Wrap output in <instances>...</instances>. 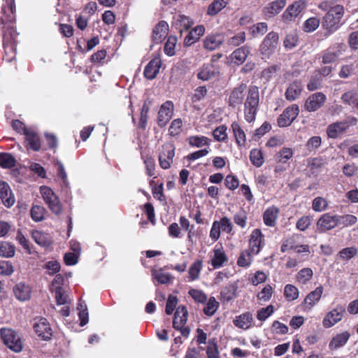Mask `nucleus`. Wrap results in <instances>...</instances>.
Instances as JSON below:
<instances>
[{"label":"nucleus","mask_w":358,"mask_h":358,"mask_svg":"<svg viewBox=\"0 0 358 358\" xmlns=\"http://www.w3.org/2000/svg\"><path fill=\"white\" fill-rule=\"evenodd\" d=\"M259 89L256 85H250L245 94L244 118L250 123L255 120L259 107Z\"/></svg>","instance_id":"obj_2"},{"label":"nucleus","mask_w":358,"mask_h":358,"mask_svg":"<svg viewBox=\"0 0 358 358\" xmlns=\"http://www.w3.org/2000/svg\"><path fill=\"white\" fill-rule=\"evenodd\" d=\"M323 290L322 285L317 287L313 291L308 294L303 300V304L306 308H312L320 300Z\"/></svg>","instance_id":"obj_28"},{"label":"nucleus","mask_w":358,"mask_h":358,"mask_svg":"<svg viewBox=\"0 0 358 358\" xmlns=\"http://www.w3.org/2000/svg\"><path fill=\"white\" fill-rule=\"evenodd\" d=\"M238 282H233L224 287L220 292V299L223 302H229L237 296Z\"/></svg>","instance_id":"obj_26"},{"label":"nucleus","mask_w":358,"mask_h":358,"mask_svg":"<svg viewBox=\"0 0 358 358\" xmlns=\"http://www.w3.org/2000/svg\"><path fill=\"white\" fill-rule=\"evenodd\" d=\"M265 245L264 235L261 229H254L249 237V250L254 255H258Z\"/></svg>","instance_id":"obj_14"},{"label":"nucleus","mask_w":358,"mask_h":358,"mask_svg":"<svg viewBox=\"0 0 358 358\" xmlns=\"http://www.w3.org/2000/svg\"><path fill=\"white\" fill-rule=\"evenodd\" d=\"M13 293L17 299L25 301L31 298V288L29 285L20 282L13 287Z\"/></svg>","instance_id":"obj_24"},{"label":"nucleus","mask_w":358,"mask_h":358,"mask_svg":"<svg viewBox=\"0 0 358 358\" xmlns=\"http://www.w3.org/2000/svg\"><path fill=\"white\" fill-rule=\"evenodd\" d=\"M326 164V160L322 157L310 158L308 161V167L313 174H317L320 173Z\"/></svg>","instance_id":"obj_37"},{"label":"nucleus","mask_w":358,"mask_h":358,"mask_svg":"<svg viewBox=\"0 0 358 358\" xmlns=\"http://www.w3.org/2000/svg\"><path fill=\"white\" fill-rule=\"evenodd\" d=\"M227 129V127L225 124H222L216 127L213 131L214 139L218 142H227L228 139Z\"/></svg>","instance_id":"obj_51"},{"label":"nucleus","mask_w":358,"mask_h":358,"mask_svg":"<svg viewBox=\"0 0 358 358\" xmlns=\"http://www.w3.org/2000/svg\"><path fill=\"white\" fill-rule=\"evenodd\" d=\"M234 223L241 228L244 229L247 226L248 215L245 210L237 212L234 215Z\"/></svg>","instance_id":"obj_61"},{"label":"nucleus","mask_w":358,"mask_h":358,"mask_svg":"<svg viewBox=\"0 0 358 358\" xmlns=\"http://www.w3.org/2000/svg\"><path fill=\"white\" fill-rule=\"evenodd\" d=\"M299 295V292L298 288L291 284H287L285 286L284 288V296L287 301H294L296 300Z\"/></svg>","instance_id":"obj_55"},{"label":"nucleus","mask_w":358,"mask_h":358,"mask_svg":"<svg viewBox=\"0 0 358 358\" xmlns=\"http://www.w3.org/2000/svg\"><path fill=\"white\" fill-rule=\"evenodd\" d=\"M46 210L44 207L39 205H33L30 210L31 219L36 222H41L45 219Z\"/></svg>","instance_id":"obj_48"},{"label":"nucleus","mask_w":358,"mask_h":358,"mask_svg":"<svg viewBox=\"0 0 358 358\" xmlns=\"http://www.w3.org/2000/svg\"><path fill=\"white\" fill-rule=\"evenodd\" d=\"M15 248L9 242L0 241V257L10 258L15 255Z\"/></svg>","instance_id":"obj_45"},{"label":"nucleus","mask_w":358,"mask_h":358,"mask_svg":"<svg viewBox=\"0 0 358 358\" xmlns=\"http://www.w3.org/2000/svg\"><path fill=\"white\" fill-rule=\"evenodd\" d=\"M250 159L251 163L256 167H260L264 163L263 152L261 150L253 148L250 152Z\"/></svg>","instance_id":"obj_47"},{"label":"nucleus","mask_w":358,"mask_h":358,"mask_svg":"<svg viewBox=\"0 0 358 358\" xmlns=\"http://www.w3.org/2000/svg\"><path fill=\"white\" fill-rule=\"evenodd\" d=\"M336 215L337 226H342L343 227H347L352 226L357 223V217L353 215Z\"/></svg>","instance_id":"obj_46"},{"label":"nucleus","mask_w":358,"mask_h":358,"mask_svg":"<svg viewBox=\"0 0 358 358\" xmlns=\"http://www.w3.org/2000/svg\"><path fill=\"white\" fill-rule=\"evenodd\" d=\"M162 66L160 55L158 53L145 66L143 75L148 80H153L159 73Z\"/></svg>","instance_id":"obj_17"},{"label":"nucleus","mask_w":358,"mask_h":358,"mask_svg":"<svg viewBox=\"0 0 358 358\" xmlns=\"http://www.w3.org/2000/svg\"><path fill=\"white\" fill-rule=\"evenodd\" d=\"M149 110V106L146 103H144L141 110L139 122L138 125V127L142 130H145L146 129Z\"/></svg>","instance_id":"obj_59"},{"label":"nucleus","mask_w":358,"mask_h":358,"mask_svg":"<svg viewBox=\"0 0 358 358\" xmlns=\"http://www.w3.org/2000/svg\"><path fill=\"white\" fill-rule=\"evenodd\" d=\"M169 31V24L164 20L159 21L153 28L152 39L155 43H160L165 39Z\"/></svg>","instance_id":"obj_21"},{"label":"nucleus","mask_w":358,"mask_h":358,"mask_svg":"<svg viewBox=\"0 0 358 358\" xmlns=\"http://www.w3.org/2000/svg\"><path fill=\"white\" fill-rule=\"evenodd\" d=\"M345 313V308L344 306L341 305L337 306L324 316L322 321L323 326L325 328L333 327L342 320Z\"/></svg>","instance_id":"obj_15"},{"label":"nucleus","mask_w":358,"mask_h":358,"mask_svg":"<svg viewBox=\"0 0 358 358\" xmlns=\"http://www.w3.org/2000/svg\"><path fill=\"white\" fill-rule=\"evenodd\" d=\"M188 317V311L185 306H179L175 312L173 320V327L179 331L181 335L187 338L190 333V329L185 327Z\"/></svg>","instance_id":"obj_5"},{"label":"nucleus","mask_w":358,"mask_h":358,"mask_svg":"<svg viewBox=\"0 0 358 358\" xmlns=\"http://www.w3.org/2000/svg\"><path fill=\"white\" fill-rule=\"evenodd\" d=\"M320 23L317 17H312L308 18L303 23V29L306 32H311L317 29Z\"/></svg>","instance_id":"obj_64"},{"label":"nucleus","mask_w":358,"mask_h":358,"mask_svg":"<svg viewBox=\"0 0 358 358\" xmlns=\"http://www.w3.org/2000/svg\"><path fill=\"white\" fill-rule=\"evenodd\" d=\"M250 52V48L248 45H243L236 48L232 52L231 57L234 64L241 65L245 62Z\"/></svg>","instance_id":"obj_33"},{"label":"nucleus","mask_w":358,"mask_h":358,"mask_svg":"<svg viewBox=\"0 0 358 358\" xmlns=\"http://www.w3.org/2000/svg\"><path fill=\"white\" fill-rule=\"evenodd\" d=\"M192 24L193 22L189 17L185 15H179L176 22V27L180 33V36H182V32L188 31Z\"/></svg>","instance_id":"obj_43"},{"label":"nucleus","mask_w":358,"mask_h":358,"mask_svg":"<svg viewBox=\"0 0 358 358\" xmlns=\"http://www.w3.org/2000/svg\"><path fill=\"white\" fill-rule=\"evenodd\" d=\"M350 337V334L348 331H344L336 334L332 338L329 344V348L331 350H337L343 347Z\"/></svg>","instance_id":"obj_32"},{"label":"nucleus","mask_w":358,"mask_h":358,"mask_svg":"<svg viewBox=\"0 0 358 358\" xmlns=\"http://www.w3.org/2000/svg\"><path fill=\"white\" fill-rule=\"evenodd\" d=\"M218 307L219 303L216 301L215 297L211 296L203 308V313L207 316H212L215 313Z\"/></svg>","instance_id":"obj_57"},{"label":"nucleus","mask_w":358,"mask_h":358,"mask_svg":"<svg viewBox=\"0 0 358 358\" xmlns=\"http://www.w3.org/2000/svg\"><path fill=\"white\" fill-rule=\"evenodd\" d=\"M224 41V36L221 33L208 34L203 41V48L210 51L217 49Z\"/></svg>","instance_id":"obj_19"},{"label":"nucleus","mask_w":358,"mask_h":358,"mask_svg":"<svg viewBox=\"0 0 358 358\" xmlns=\"http://www.w3.org/2000/svg\"><path fill=\"white\" fill-rule=\"evenodd\" d=\"M246 39V34L245 31H241L234 36L230 37L227 42V44L230 48H234L243 44Z\"/></svg>","instance_id":"obj_54"},{"label":"nucleus","mask_w":358,"mask_h":358,"mask_svg":"<svg viewBox=\"0 0 358 358\" xmlns=\"http://www.w3.org/2000/svg\"><path fill=\"white\" fill-rule=\"evenodd\" d=\"M345 50V45L343 43H336L326 49L322 53V63L331 64Z\"/></svg>","instance_id":"obj_11"},{"label":"nucleus","mask_w":358,"mask_h":358,"mask_svg":"<svg viewBox=\"0 0 358 358\" xmlns=\"http://www.w3.org/2000/svg\"><path fill=\"white\" fill-rule=\"evenodd\" d=\"M41 194L52 213L60 215L62 213V206L59 199L51 188L47 186H42L41 187Z\"/></svg>","instance_id":"obj_6"},{"label":"nucleus","mask_w":358,"mask_h":358,"mask_svg":"<svg viewBox=\"0 0 358 358\" xmlns=\"http://www.w3.org/2000/svg\"><path fill=\"white\" fill-rule=\"evenodd\" d=\"M173 103L171 101H166L160 107L157 116V124L159 127H165L171 119L173 114Z\"/></svg>","instance_id":"obj_16"},{"label":"nucleus","mask_w":358,"mask_h":358,"mask_svg":"<svg viewBox=\"0 0 358 358\" xmlns=\"http://www.w3.org/2000/svg\"><path fill=\"white\" fill-rule=\"evenodd\" d=\"M293 156V150L290 148H283L277 154V160L280 163H287Z\"/></svg>","instance_id":"obj_60"},{"label":"nucleus","mask_w":358,"mask_h":358,"mask_svg":"<svg viewBox=\"0 0 358 358\" xmlns=\"http://www.w3.org/2000/svg\"><path fill=\"white\" fill-rule=\"evenodd\" d=\"M176 147L172 143H166L159 149L158 159L162 169H168L171 166L175 156Z\"/></svg>","instance_id":"obj_7"},{"label":"nucleus","mask_w":358,"mask_h":358,"mask_svg":"<svg viewBox=\"0 0 358 358\" xmlns=\"http://www.w3.org/2000/svg\"><path fill=\"white\" fill-rule=\"evenodd\" d=\"M221 231L227 234H231L233 231V224L231 220L227 217H222L220 220H217Z\"/></svg>","instance_id":"obj_62"},{"label":"nucleus","mask_w":358,"mask_h":358,"mask_svg":"<svg viewBox=\"0 0 358 358\" xmlns=\"http://www.w3.org/2000/svg\"><path fill=\"white\" fill-rule=\"evenodd\" d=\"M286 5L285 0H275L269 3L263 10L266 17H271L278 14Z\"/></svg>","instance_id":"obj_27"},{"label":"nucleus","mask_w":358,"mask_h":358,"mask_svg":"<svg viewBox=\"0 0 358 358\" xmlns=\"http://www.w3.org/2000/svg\"><path fill=\"white\" fill-rule=\"evenodd\" d=\"M299 113V107L292 104L287 107L277 119V124L280 127H286L291 125Z\"/></svg>","instance_id":"obj_10"},{"label":"nucleus","mask_w":358,"mask_h":358,"mask_svg":"<svg viewBox=\"0 0 358 358\" xmlns=\"http://www.w3.org/2000/svg\"><path fill=\"white\" fill-rule=\"evenodd\" d=\"M228 257L224 250L222 246L213 249V255L210 259V264L214 269H217L224 266L227 262Z\"/></svg>","instance_id":"obj_23"},{"label":"nucleus","mask_w":358,"mask_h":358,"mask_svg":"<svg viewBox=\"0 0 358 358\" xmlns=\"http://www.w3.org/2000/svg\"><path fill=\"white\" fill-rule=\"evenodd\" d=\"M337 227L336 215L329 213L323 214L317 222V228L320 233L326 232Z\"/></svg>","instance_id":"obj_18"},{"label":"nucleus","mask_w":358,"mask_h":358,"mask_svg":"<svg viewBox=\"0 0 358 358\" xmlns=\"http://www.w3.org/2000/svg\"><path fill=\"white\" fill-rule=\"evenodd\" d=\"M279 214V209L273 206L266 209L263 213V221L267 227H274Z\"/></svg>","instance_id":"obj_31"},{"label":"nucleus","mask_w":358,"mask_h":358,"mask_svg":"<svg viewBox=\"0 0 358 358\" xmlns=\"http://www.w3.org/2000/svg\"><path fill=\"white\" fill-rule=\"evenodd\" d=\"M0 336L4 345L10 350L16 353L22 351L24 348L23 341L15 330L10 328H1Z\"/></svg>","instance_id":"obj_4"},{"label":"nucleus","mask_w":358,"mask_h":358,"mask_svg":"<svg viewBox=\"0 0 358 358\" xmlns=\"http://www.w3.org/2000/svg\"><path fill=\"white\" fill-rule=\"evenodd\" d=\"M177 43V38L174 36H169L164 44V52L169 56H173L176 54L175 48Z\"/></svg>","instance_id":"obj_56"},{"label":"nucleus","mask_w":358,"mask_h":358,"mask_svg":"<svg viewBox=\"0 0 358 358\" xmlns=\"http://www.w3.org/2000/svg\"><path fill=\"white\" fill-rule=\"evenodd\" d=\"M202 268L203 262L201 259L196 260L192 264L188 271L190 281H193L199 278Z\"/></svg>","instance_id":"obj_50"},{"label":"nucleus","mask_w":358,"mask_h":358,"mask_svg":"<svg viewBox=\"0 0 358 358\" xmlns=\"http://www.w3.org/2000/svg\"><path fill=\"white\" fill-rule=\"evenodd\" d=\"M303 90V85L301 80H294L287 88L285 96L287 100L292 101L298 99Z\"/></svg>","instance_id":"obj_25"},{"label":"nucleus","mask_w":358,"mask_h":358,"mask_svg":"<svg viewBox=\"0 0 358 358\" xmlns=\"http://www.w3.org/2000/svg\"><path fill=\"white\" fill-rule=\"evenodd\" d=\"M358 250L355 247H348L342 249L337 255V259L348 262L357 256Z\"/></svg>","instance_id":"obj_40"},{"label":"nucleus","mask_w":358,"mask_h":358,"mask_svg":"<svg viewBox=\"0 0 358 358\" xmlns=\"http://www.w3.org/2000/svg\"><path fill=\"white\" fill-rule=\"evenodd\" d=\"M252 315L250 312H245L238 316H236L234 320V324L236 327L247 329L250 328L252 322Z\"/></svg>","instance_id":"obj_35"},{"label":"nucleus","mask_w":358,"mask_h":358,"mask_svg":"<svg viewBox=\"0 0 358 358\" xmlns=\"http://www.w3.org/2000/svg\"><path fill=\"white\" fill-rule=\"evenodd\" d=\"M15 0H3L1 6L0 25L4 55L3 60L11 62L16 57V46L20 33L16 30Z\"/></svg>","instance_id":"obj_1"},{"label":"nucleus","mask_w":358,"mask_h":358,"mask_svg":"<svg viewBox=\"0 0 358 358\" xmlns=\"http://www.w3.org/2000/svg\"><path fill=\"white\" fill-rule=\"evenodd\" d=\"M215 74L216 73L213 69V65L208 64L203 65L201 70L197 74V77L200 80L206 81L215 77Z\"/></svg>","instance_id":"obj_44"},{"label":"nucleus","mask_w":358,"mask_h":358,"mask_svg":"<svg viewBox=\"0 0 358 358\" xmlns=\"http://www.w3.org/2000/svg\"><path fill=\"white\" fill-rule=\"evenodd\" d=\"M343 15L344 8L341 5L334 6L327 11L322 21V26L326 30V36H330L340 27Z\"/></svg>","instance_id":"obj_3"},{"label":"nucleus","mask_w":358,"mask_h":358,"mask_svg":"<svg viewBox=\"0 0 358 358\" xmlns=\"http://www.w3.org/2000/svg\"><path fill=\"white\" fill-rule=\"evenodd\" d=\"M231 127L236 144L238 147H244L246 143V136L244 131L236 122H232Z\"/></svg>","instance_id":"obj_36"},{"label":"nucleus","mask_w":358,"mask_h":358,"mask_svg":"<svg viewBox=\"0 0 358 358\" xmlns=\"http://www.w3.org/2000/svg\"><path fill=\"white\" fill-rule=\"evenodd\" d=\"M249 30L253 37L263 36L268 30V25L266 22H258L250 27Z\"/></svg>","instance_id":"obj_58"},{"label":"nucleus","mask_w":358,"mask_h":358,"mask_svg":"<svg viewBox=\"0 0 358 358\" xmlns=\"http://www.w3.org/2000/svg\"><path fill=\"white\" fill-rule=\"evenodd\" d=\"M248 89L247 84L243 82L234 87L229 94L228 106L232 108L241 106L243 103Z\"/></svg>","instance_id":"obj_8"},{"label":"nucleus","mask_w":358,"mask_h":358,"mask_svg":"<svg viewBox=\"0 0 358 358\" xmlns=\"http://www.w3.org/2000/svg\"><path fill=\"white\" fill-rule=\"evenodd\" d=\"M208 358H220V353L216 338L209 339L206 348Z\"/></svg>","instance_id":"obj_53"},{"label":"nucleus","mask_w":358,"mask_h":358,"mask_svg":"<svg viewBox=\"0 0 358 358\" xmlns=\"http://www.w3.org/2000/svg\"><path fill=\"white\" fill-rule=\"evenodd\" d=\"M0 199L7 208L11 207L15 201L9 185L4 181L0 182Z\"/></svg>","instance_id":"obj_22"},{"label":"nucleus","mask_w":358,"mask_h":358,"mask_svg":"<svg viewBox=\"0 0 358 358\" xmlns=\"http://www.w3.org/2000/svg\"><path fill=\"white\" fill-rule=\"evenodd\" d=\"M229 0H213V2L208 6L207 9V15L210 16H215L220 12L224 8L227 6Z\"/></svg>","instance_id":"obj_39"},{"label":"nucleus","mask_w":358,"mask_h":358,"mask_svg":"<svg viewBox=\"0 0 358 358\" xmlns=\"http://www.w3.org/2000/svg\"><path fill=\"white\" fill-rule=\"evenodd\" d=\"M253 255L254 254L249 249L242 251L237 259V265L243 268L249 267L252 262Z\"/></svg>","instance_id":"obj_42"},{"label":"nucleus","mask_w":358,"mask_h":358,"mask_svg":"<svg viewBox=\"0 0 358 358\" xmlns=\"http://www.w3.org/2000/svg\"><path fill=\"white\" fill-rule=\"evenodd\" d=\"M25 140L29 145V148L33 151L38 152L41 148V142L40 136L33 130H27L25 131Z\"/></svg>","instance_id":"obj_34"},{"label":"nucleus","mask_w":358,"mask_h":358,"mask_svg":"<svg viewBox=\"0 0 358 358\" xmlns=\"http://www.w3.org/2000/svg\"><path fill=\"white\" fill-rule=\"evenodd\" d=\"M35 333L44 341H49L52 336V330L45 317L38 319L33 326Z\"/></svg>","instance_id":"obj_13"},{"label":"nucleus","mask_w":358,"mask_h":358,"mask_svg":"<svg viewBox=\"0 0 358 358\" xmlns=\"http://www.w3.org/2000/svg\"><path fill=\"white\" fill-rule=\"evenodd\" d=\"M348 127L346 122H337L327 127V134L330 138H337L340 134L346 131Z\"/></svg>","instance_id":"obj_30"},{"label":"nucleus","mask_w":358,"mask_h":358,"mask_svg":"<svg viewBox=\"0 0 358 358\" xmlns=\"http://www.w3.org/2000/svg\"><path fill=\"white\" fill-rule=\"evenodd\" d=\"M15 157L8 152H0V166L3 169H10L15 166Z\"/></svg>","instance_id":"obj_49"},{"label":"nucleus","mask_w":358,"mask_h":358,"mask_svg":"<svg viewBox=\"0 0 358 358\" xmlns=\"http://www.w3.org/2000/svg\"><path fill=\"white\" fill-rule=\"evenodd\" d=\"M327 101L322 92H315L310 95L305 101L304 108L308 112H315L322 108Z\"/></svg>","instance_id":"obj_12"},{"label":"nucleus","mask_w":358,"mask_h":358,"mask_svg":"<svg viewBox=\"0 0 358 358\" xmlns=\"http://www.w3.org/2000/svg\"><path fill=\"white\" fill-rule=\"evenodd\" d=\"M278 34L276 32H269L260 45L261 54L268 58L273 55L278 48Z\"/></svg>","instance_id":"obj_9"},{"label":"nucleus","mask_w":358,"mask_h":358,"mask_svg":"<svg viewBox=\"0 0 358 358\" xmlns=\"http://www.w3.org/2000/svg\"><path fill=\"white\" fill-rule=\"evenodd\" d=\"M189 146L201 148L205 145L209 146L210 140L204 136H190L187 138Z\"/></svg>","instance_id":"obj_41"},{"label":"nucleus","mask_w":358,"mask_h":358,"mask_svg":"<svg viewBox=\"0 0 358 358\" xmlns=\"http://www.w3.org/2000/svg\"><path fill=\"white\" fill-rule=\"evenodd\" d=\"M305 8V2L302 1H295L289 5L282 15L285 21L294 20Z\"/></svg>","instance_id":"obj_20"},{"label":"nucleus","mask_w":358,"mask_h":358,"mask_svg":"<svg viewBox=\"0 0 358 358\" xmlns=\"http://www.w3.org/2000/svg\"><path fill=\"white\" fill-rule=\"evenodd\" d=\"M205 32L203 25H198L190 30L184 39L185 46H190L196 43Z\"/></svg>","instance_id":"obj_29"},{"label":"nucleus","mask_w":358,"mask_h":358,"mask_svg":"<svg viewBox=\"0 0 358 358\" xmlns=\"http://www.w3.org/2000/svg\"><path fill=\"white\" fill-rule=\"evenodd\" d=\"M328 206L327 201L321 196H317L315 198L312 203V208L313 210L316 212H321L324 210Z\"/></svg>","instance_id":"obj_63"},{"label":"nucleus","mask_w":358,"mask_h":358,"mask_svg":"<svg viewBox=\"0 0 358 358\" xmlns=\"http://www.w3.org/2000/svg\"><path fill=\"white\" fill-rule=\"evenodd\" d=\"M313 277V271L310 268H303L296 275V282L299 285H306Z\"/></svg>","instance_id":"obj_38"},{"label":"nucleus","mask_w":358,"mask_h":358,"mask_svg":"<svg viewBox=\"0 0 358 358\" xmlns=\"http://www.w3.org/2000/svg\"><path fill=\"white\" fill-rule=\"evenodd\" d=\"M150 186L152 187V193L155 199L164 201L166 200V197L164 194L163 183L161 182L159 185H155V181L151 180L150 181Z\"/></svg>","instance_id":"obj_52"}]
</instances>
